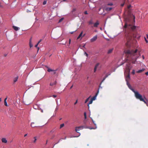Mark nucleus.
<instances>
[{"instance_id":"obj_5","label":"nucleus","mask_w":148,"mask_h":148,"mask_svg":"<svg viewBox=\"0 0 148 148\" xmlns=\"http://www.w3.org/2000/svg\"><path fill=\"white\" fill-rule=\"evenodd\" d=\"M97 38V36L96 35L94 36L92 38L90 39V41L91 42H93L95 41Z\"/></svg>"},{"instance_id":"obj_8","label":"nucleus","mask_w":148,"mask_h":148,"mask_svg":"<svg viewBox=\"0 0 148 148\" xmlns=\"http://www.w3.org/2000/svg\"><path fill=\"white\" fill-rule=\"evenodd\" d=\"M112 8L106 7L105 8V10L107 11H110L112 9Z\"/></svg>"},{"instance_id":"obj_17","label":"nucleus","mask_w":148,"mask_h":148,"mask_svg":"<svg viewBox=\"0 0 148 148\" xmlns=\"http://www.w3.org/2000/svg\"><path fill=\"white\" fill-rule=\"evenodd\" d=\"M18 78V76L15 77L14 79V80H13L14 82L15 83L16 81H17Z\"/></svg>"},{"instance_id":"obj_31","label":"nucleus","mask_w":148,"mask_h":148,"mask_svg":"<svg viewBox=\"0 0 148 148\" xmlns=\"http://www.w3.org/2000/svg\"><path fill=\"white\" fill-rule=\"evenodd\" d=\"M132 74L133 75H134V74L135 73V70L134 69L133 70L132 72Z\"/></svg>"},{"instance_id":"obj_28","label":"nucleus","mask_w":148,"mask_h":148,"mask_svg":"<svg viewBox=\"0 0 148 148\" xmlns=\"http://www.w3.org/2000/svg\"><path fill=\"white\" fill-rule=\"evenodd\" d=\"M89 97H88V98L86 100H85V103H86L89 100Z\"/></svg>"},{"instance_id":"obj_21","label":"nucleus","mask_w":148,"mask_h":148,"mask_svg":"<svg viewBox=\"0 0 148 148\" xmlns=\"http://www.w3.org/2000/svg\"><path fill=\"white\" fill-rule=\"evenodd\" d=\"M106 78L105 77H104L103 78V79L101 82L100 83L99 86V87H100V85L106 79Z\"/></svg>"},{"instance_id":"obj_13","label":"nucleus","mask_w":148,"mask_h":148,"mask_svg":"<svg viewBox=\"0 0 148 148\" xmlns=\"http://www.w3.org/2000/svg\"><path fill=\"white\" fill-rule=\"evenodd\" d=\"M29 45L30 47V48L32 47L33 46V45L32 43V38H31L29 40Z\"/></svg>"},{"instance_id":"obj_1","label":"nucleus","mask_w":148,"mask_h":148,"mask_svg":"<svg viewBox=\"0 0 148 148\" xmlns=\"http://www.w3.org/2000/svg\"><path fill=\"white\" fill-rule=\"evenodd\" d=\"M135 28V26H132L130 24H127V23H125L124 26L123 30L125 32L124 34L127 41L125 45L127 47L130 46V42L132 40V37H136L135 36L132 34V31L134 30Z\"/></svg>"},{"instance_id":"obj_56","label":"nucleus","mask_w":148,"mask_h":148,"mask_svg":"<svg viewBox=\"0 0 148 148\" xmlns=\"http://www.w3.org/2000/svg\"><path fill=\"white\" fill-rule=\"evenodd\" d=\"M47 142H48V140H47L46 141V144H47Z\"/></svg>"},{"instance_id":"obj_46","label":"nucleus","mask_w":148,"mask_h":148,"mask_svg":"<svg viewBox=\"0 0 148 148\" xmlns=\"http://www.w3.org/2000/svg\"><path fill=\"white\" fill-rule=\"evenodd\" d=\"M131 7V5H128V6H127V8L128 9H129L130 7Z\"/></svg>"},{"instance_id":"obj_16","label":"nucleus","mask_w":148,"mask_h":148,"mask_svg":"<svg viewBox=\"0 0 148 148\" xmlns=\"http://www.w3.org/2000/svg\"><path fill=\"white\" fill-rule=\"evenodd\" d=\"M56 81H55L53 83L51 82L50 84V86H53L54 85H56Z\"/></svg>"},{"instance_id":"obj_43","label":"nucleus","mask_w":148,"mask_h":148,"mask_svg":"<svg viewBox=\"0 0 148 148\" xmlns=\"http://www.w3.org/2000/svg\"><path fill=\"white\" fill-rule=\"evenodd\" d=\"M42 41V39H40L38 42V44H39Z\"/></svg>"},{"instance_id":"obj_42","label":"nucleus","mask_w":148,"mask_h":148,"mask_svg":"<svg viewBox=\"0 0 148 148\" xmlns=\"http://www.w3.org/2000/svg\"><path fill=\"white\" fill-rule=\"evenodd\" d=\"M92 122H93V123L95 125V126H96V124L95 123V121H93V120L92 119Z\"/></svg>"},{"instance_id":"obj_47","label":"nucleus","mask_w":148,"mask_h":148,"mask_svg":"<svg viewBox=\"0 0 148 148\" xmlns=\"http://www.w3.org/2000/svg\"><path fill=\"white\" fill-rule=\"evenodd\" d=\"M145 74L147 75H148V72H147L145 73Z\"/></svg>"},{"instance_id":"obj_44","label":"nucleus","mask_w":148,"mask_h":148,"mask_svg":"<svg viewBox=\"0 0 148 148\" xmlns=\"http://www.w3.org/2000/svg\"><path fill=\"white\" fill-rule=\"evenodd\" d=\"M84 13L85 14H88V13H87V12L86 11H85L84 12Z\"/></svg>"},{"instance_id":"obj_30","label":"nucleus","mask_w":148,"mask_h":148,"mask_svg":"<svg viewBox=\"0 0 148 148\" xmlns=\"http://www.w3.org/2000/svg\"><path fill=\"white\" fill-rule=\"evenodd\" d=\"M47 3V1H43V5H45Z\"/></svg>"},{"instance_id":"obj_53","label":"nucleus","mask_w":148,"mask_h":148,"mask_svg":"<svg viewBox=\"0 0 148 148\" xmlns=\"http://www.w3.org/2000/svg\"><path fill=\"white\" fill-rule=\"evenodd\" d=\"M108 75H106L105 77L106 78L108 77Z\"/></svg>"},{"instance_id":"obj_10","label":"nucleus","mask_w":148,"mask_h":148,"mask_svg":"<svg viewBox=\"0 0 148 148\" xmlns=\"http://www.w3.org/2000/svg\"><path fill=\"white\" fill-rule=\"evenodd\" d=\"M1 141L3 143H6L7 142V140L5 138H2L1 139Z\"/></svg>"},{"instance_id":"obj_63","label":"nucleus","mask_w":148,"mask_h":148,"mask_svg":"<svg viewBox=\"0 0 148 148\" xmlns=\"http://www.w3.org/2000/svg\"><path fill=\"white\" fill-rule=\"evenodd\" d=\"M6 56V55H5V56Z\"/></svg>"},{"instance_id":"obj_7","label":"nucleus","mask_w":148,"mask_h":148,"mask_svg":"<svg viewBox=\"0 0 148 148\" xmlns=\"http://www.w3.org/2000/svg\"><path fill=\"white\" fill-rule=\"evenodd\" d=\"M84 128L83 126H81L76 127L75 128V131L76 132H77V131H79L80 130V128Z\"/></svg>"},{"instance_id":"obj_14","label":"nucleus","mask_w":148,"mask_h":148,"mask_svg":"<svg viewBox=\"0 0 148 148\" xmlns=\"http://www.w3.org/2000/svg\"><path fill=\"white\" fill-rule=\"evenodd\" d=\"M145 69H143L141 70H140L138 71H137L136 72L138 73H140L144 71H145Z\"/></svg>"},{"instance_id":"obj_25","label":"nucleus","mask_w":148,"mask_h":148,"mask_svg":"<svg viewBox=\"0 0 148 148\" xmlns=\"http://www.w3.org/2000/svg\"><path fill=\"white\" fill-rule=\"evenodd\" d=\"M99 63H98L97 64H96V65H95V68L96 69H97L98 66H99Z\"/></svg>"},{"instance_id":"obj_34","label":"nucleus","mask_w":148,"mask_h":148,"mask_svg":"<svg viewBox=\"0 0 148 148\" xmlns=\"http://www.w3.org/2000/svg\"><path fill=\"white\" fill-rule=\"evenodd\" d=\"M4 102V105H5V106H8V104H7V102L6 101H5V102Z\"/></svg>"},{"instance_id":"obj_27","label":"nucleus","mask_w":148,"mask_h":148,"mask_svg":"<svg viewBox=\"0 0 148 148\" xmlns=\"http://www.w3.org/2000/svg\"><path fill=\"white\" fill-rule=\"evenodd\" d=\"M38 44L37 43V44L36 45H35V47H36L37 48V49H38V50H39V47H37V46H38Z\"/></svg>"},{"instance_id":"obj_41","label":"nucleus","mask_w":148,"mask_h":148,"mask_svg":"<svg viewBox=\"0 0 148 148\" xmlns=\"http://www.w3.org/2000/svg\"><path fill=\"white\" fill-rule=\"evenodd\" d=\"M54 98H56L57 97V95H53L52 96Z\"/></svg>"},{"instance_id":"obj_61","label":"nucleus","mask_w":148,"mask_h":148,"mask_svg":"<svg viewBox=\"0 0 148 148\" xmlns=\"http://www.w3.org/2000/svg\"><path fill=\"white\" fill-rule=\"evenodd\" d=\"M88 77H87V79H88Z\"/></svg>"},{"instance_id":"obj_23","label":"nucleus","mask_w":148,"mask_h":148,"mask_svg":"<svg viewBox=\"0 0 148 148\" xmlns=\"http://www.w3.org/2000/svg\"><path fill=\"white\" fill-rule=\"evenodd\" d=\"M64 123H63V124H61L60 125V128L61 129V128L63 127L64 126Z\"/></svg>"},{"instance_id":"obj_4","label":"nucleus","mask_w":148,"mask_h":148,"mask_svg":"<svg viewBox=\"0 0 148 148\" xmlns=\"http://www.w3.org/2000/svg\"><path fill=\"white\" fill-rule=\"evenodd\" d=\"M132 68V66L130 64H127L126 66V71L127 72V75L125 76V80L126 82H129L130 80V70Z\"/></svg>"},{"instance_id":"obj_55","label":"nucleus","mask_w":148,"mask_h":148,"mask_svg":"<svg viewBox=\"0 0 148 148\" xmlns=\"http://www.w3.org/2000/svg\"><path fill=\"white\" fill-rule=\"evenodd\" d=\"M54 73H53V74H55L56 73V71H55L54 70Z\"/></svg>"},{"instance_id":"obj_58","label":"nucleus","mask_w":148,"mask_h":148,"mask_svg":"<svg viewBox=\"0 0 148 148\" xmlns=\"http://www.w3.org/2000/svg\"><path fill=\"white\" fill-rule=\"evenodd\" d=\"M1 98H0V102H1Z\"/></svg>"},{"instance_id":"obj_15","label":"nucleus","mask_w":148,"mask_h":148,"mask_svg":"<svg viewBox=\"0 0 148 148\" xmlns=\"http://www.w3.org/2000/svg\"><path fill=\"white\" fill-rule=\"evenodd\" d=\"M83 34V32H81L80 33L78 37H77V39H78L79 38H80L81 37H82V36Z\"/></svg>"},{"instance_id":"obj_9","label":"nucleus","mask_w":148,"mask_h":148,"mask_svg":"<svg viewBox=\"0 0 148 148\" xmlns=\"http://www.w3.org/2000/svg\"><path fill=\"white\" fill-rule=\"evenodd\" d=\"M99 24L98 21H97L96 23H95L94 24V27H97L98 25Z\"/></svg>"},{"instance_id":"obj_18","label":"nucleus","mask_w":148,"mask_h":148,"mask_svg":"<svg viewBox=\"0 0 148 148\" xmlns=\"http://www.w3.org/2000/svg\"><path fill=\"white\" fill-rule=\"evenodd\" d=\"M34 140L33 141V143H36V141L37 140L36 137H34Z\"/></svg>"},{"instance_id":"obj_2","label":"nucleus","mask_w":148,"mask_h":148,"mask_svg":"<svg viewBox=\"0 0 148 148\" xmlns=\"http://www.w3.org/2000/svg\"><path fill=\"white\" fill-rule=\"evenodd\" d=\"M137 50L136 49L134 51L132 50L130 51V50H127L125 51L126 56L128 58V59L129 60H134L132 61V62L133 64H135L136 60L138 58V57L136 56V52H137Z\"/></svg>"},{"instance_id":"obj_6","label":"nucleus","mask_w":148,"mask_h":148,"mask_svg":"<svg viewBox=\"0 0 148 148\" xmlns=\"http://www.w3.org/2000/svg\"><path fill=\"white\" fill-rule=\"evenodd\" d=\"M99 89L98 90V91H97V93L96 94V95H95L94 97H93L91 99L93 101L94 100L96 99V97L97 96V95L99 93Z\"/></svg>"},{"instance_id":"obj_52","label":"nucleus","mask_w":148,"mask_h":148,"mask_svg":"<svg viewBox=\"0 0 148 148\" xmlns=\"http://www.w3.org/2000/svg\"><path fill=\"white\" fill-rule=\"evenodd\" d=\"M27 134H25L24 135V137H26V136H27Z\"/></svg>"},{"instance_id":"obj_26","label":"nucleus","mask_w":148,"mask_h":148,"mask_svg":"<svg viewBox=\"0 0 148 148\" xmlns=\"http://www.w3.org/2000/svg\"><path fill=\"white\" fill-rule=\"evenodd\" d=\"M92 101H93V100L91 99L89 101V103L88 104V106H89V104L92 103Z\"/></svg>"},{"instance_id":"obj_12","label":"nucleus","mask_w":148,"mask_h":148,"mask_svg":"<svg viewBox=\"0 0 148 148\" xmlns=\"http://www.w3.org/2000/svg\"><path fill=\"white\" fill-rule=\"evenodd\" d=\"M113 50V48L109 49V50H108L107 52V53L108 54H109L111 53L112 52Z\"/></svg>"},{"instance_id":"obj_35","label":"nucleus","mask_w":148,"mask_h":148,"mask_svg":"<svg viewBox=\"0 0 148 148\" xmlns=\"http://www.w3.org/2000/svg\"><path fill=\"white\" fill-rule=\"evenodd\" d=\"M78 102V99L76 100V101L74 103V105H75Z\"/></svg>"},{"instance_id":"obj_45","label":"nucleus","mask_w":148,"mask_h":148,"mask_svg":"<svg viewBox=\"0 0 148 148\" xmlns=\"http://www.w3.org/2000/svg\"><path fill=\"white\" fill-rule=\"evenodd\" d=\"M7 99V97H6V98H5V99H4V102H5V101H6V100Z\"/></svg>"},{"instance_id":"obj_20","label":"nucleus","mask_w":148,"mask_h":148,"mask_svg":"<svg viewBox=\"0 0 148 148\" xmlns=\"http://www.w3.org/2000/svg\"><path fill=\"white\" fill-rule=\"evenodd\" d=\"M56 130V129H55V128L53 129H52V130H51L50 131V133H53L54 132H55Z\"/></svg>"},{"instance_id":"obj_57","label":"nucleus","mask_w":148,"mask_h":148,"mask_svg":"<svg viewBox=\"0 0 148 148\" xmlns=\"http://www.w3.org/2000/svg\"><path fill=\"white\" fill-rule=\"evenodd\" d=\"M66 0H63V1H66Z\"/></svg>"},{"instance_id":"obj_19","label":"nucleus","mask_w":148,"mask_h":148,"mask_svg":"<svg viewBox=\"0 0 148 148\" xmlns=\"http://www.w3.org/2000/svg\"><path fill=\"white\" fill-rule=\"evenodd\" d=\"M88 24H89V25L93 24V23L92 22V20H90L89 21V22H88Z\"/></svg>"},{"instance_id":"obj_37","label":"nucleus","mask_w":148,"mask_h":148,"mask_svg":"<svg viewBox=\"0 0 148 148\" xmlns=\"http://www.w3.org/2000/svg\"><path fill=\"white\" fill-rule=\"evenodd\" d=\"M86 128H88L90 129V130H91V129H95V128H93L92 127H87Z\"/></svg>"},{"instance_id":"obj_59","label":"nucleus","mask_w":148,"mask_h":148,"mask_svg":"<svg viewBox=\"0 0 148 148\" xmlns=\"http://www.w3.org/2000/svg\"><path fill=\"white\" fill-rule=\"evenodd\" d=\"M73 86H72L71 87V88H71V89L72 88V87Z\"/></svg>"},{"instance_id":"obj_40","label":"nucleus","mask_w":148,"mask_h":148,"mask_svg":"<svg viewBox=\"0 0 148 148\" xmlns=\"http://www.w3.org/2000/svg\"><path fill=\"white\" fill-rule=\"evenodd\" d=\"M36 105H35V106H33V108H34L35 109H37V108H36Z\"/></svg>"},{"instance_id":"obj_11","label":"nucleus","mask_w":148,"mask_h":148,"mask_svg":"<svg viewBox=\"0 0 148 148\" xmlns=\"http://www.w3.org/2000/svg\"><path fill=\"white\" fill-rule=\"evenodd\" d=\"M12 27L16 31H18L19 29V28L14 26H13Z\"/></svg>"},{"instance_id":"obj_64","label":"nucleus","mask_w":148,"mask_h":148,"mask_svg":"<svg viewBox=\"0 0 148 148\" xmlns=\"http://www.w3.org/2000/svg\"><path fill=\"white\" fill-rule=\"evenodd\" d=\"M6 56V55H5V56Z\"/></svg>"},{"instance_id":"obj_60","label":"nucleus","mask_w":148,"mask_h":148,"mask_svg":"<svg viewBox=\"0 0 148 148\" xmlns=\"http://www.w3.org/2000/svg\"><path fill=\"white\" fill-rule=\"evenodd\" d=\"M85 45H84L83 46V47H85Z\"/></svg>"},{"instance_id":"obj_32","label":"nucleus","mask_w":148,"mask_h":148,"mask_svg":"<svg viewBox=\"0 0 148 148\" xmlns=\"http://www.w3.org/2000/svg\"><path fill=\"white\" fill-rule=\"evenodd\" d=\"M113 4L112 3H108L107 4V5H110V6H111V5H113Z\"/></svg>"},{"instance_id":"obj_62","label":"nucleus","mask_w":148,"mask_h":148,"mask_svg":"<svg viewBox=\"0 0 148 148\" xmlns=\"http://www.w3.org/2000/svg\"><path fill=\"white\" fill-rule=\"evenodd\" d=\"M41 111V112H43V111H42V110Z\"/></svg>"},{"instance_id":"obj_50","label":"nucleus","mask_w":148,"mask_h":148,"mask_svg":"<svg viewBox=\"0 0 148 148\" xmlns=\"http://www.w3.org/2000/svg\"><path fill=\"white\" fill-rule=\"evenodd\" d=\"M73 32H70V33L71 34H73Z\"/></svg>"},{"instance_id":"obj_33","label":"nucleus","mask_w":148,"mask_h":148,"mask_svg":"<svg viewBox=\"0 0 148 148\" xmlns=\"http://www.w3.org/2000/svg\"><path fill=\"white\" fill-rule=\"evenodd\" d=\"M63 19V18H62L60 19L59 21V22H61Z\"/></svg>"},{"instance_id":"obj_22","label":"nucleus","mask_w":148,"mask_h":148,"mask_svg":"<svg viewBox=\"0 0 148 148\" xmlns=\"http://www.w3.org/2000/svg\"><path fill=\"white\" fill-rule=\"evenodd\" d=\"M34 123H31V126L32 127H36V126H35L34 125Z\"/></svg>"},{"instance_id":"obj_39","label":"nucleus","mask_w":148,"mask_h":148,"mask_svg":"<svg viewBox=\"0 0 148 148\" xmlns=\"http://www.w3.org/2000/svg\"><path fill=\"white\" fill-rule=\"evenodd\" d=\"M97 69L96 68H94V73H95L96 72Z\"/></svg>"},{"instance_id":"obj_36","label":"nucleus","mask_w":148,"mask_h":148,"mask_svg":"<svg viewBox=\"0 0 148 148\" xmlns=\"http://www.w3.org/2000/svg\"><path fill=\"white\" fill-rule=\"evenodd\" d=\"M144 39H145V42H146L147 43H148V41L147 40L146 38L145 37H144Z\"/></svg>"},{"instance_id":"obj_24","label":"nucleus","mask_w":148,"mask_h":148,"mask_svg":"<svg viewBox=\"0 0 148 148\" xmlns=\"http://www.w3.org/2000/svg\"><path fill=\"white\" fill-rule=\"evenodd\" d=\"M54 70H53L51 69H50L49 68L48 69V70H47V71L48 72H50L51 71H54Z\"/></svg>"},{"instance_id":"obj_51","label":"nucleus","mask_w":148,"mask_h":148,"mask_svg":"<svg viewBox=\"0 0 148 148\" xmlns=\"http://www.w3.org/2000/svg\"><path fill=\"white\" fill-rule=\"evenodd\" d=\"M142 57L143 59H145V57L143 55L142 56Z\"/></svg>"},{"instance_id":"obj_54","label":"nucleus","mask_w":148,"mask_h":148,"mask_svg":"<svg viewBox=\"0 0 148 148\" xmlns=\"http://www.w3.org/2000/svg\"><path fill=\"white\" fill-rule=\"evenodd\" d=\"M146 36H147V38H148V34H146Z\"/></svg>"},{"instance_id":"obj_29","label":"nucleus","mask_w":148,"mask_h":148,"mask_svg":"<svg viewBox=\"0 0 148 148\" xmlns=\"http://www.w3.org/2000/svg\"><path fill=\"white\" fill-rule=\"evenodd\" d=\"M84 118L85 119H86V112H85L84 113Z\"/></svg>"},{"instance_id":"obj_49","label":"nucleus","mask_w":148,"mask_h":148,"mask_svg":"<svg viewBox=\"0 0 148 148\" xmlns=\"http://www.w3.org/2000/svg\"><path fill=\"white\" fill-rule=\"evenodd\" d=\"M71 41V39H69V44H70Z\"/></svg>"},{"instance_id":"obj_48","label":"nucleus","mask_w":148,"mask_h":148,"mask_svg":"<svg viewBox=\"0 0 148 148\" xmlns=\"http://www.w3.org/2000/svg\"><path fill=\"white\" fill-rule=\"evenodd\" d=\"M124 3L122 4L121 5V6L123 7L124 6Z\"/></svg>"},{"instance_id":"obj_38","label":"nucleus","mask_w":148,"mask_h":148,"mask_svg":"<svg viewBox=\"0 0 148 148\" xmlns=\"http://www.w3.org/2000/svg\"><path fill=\"white\" fill-rule=\"evenodd\" d=\"M84 53L86 55V56L88 57V54L86 52H85Z\"/></svg>"},{"instance_id":"obj_3","label":"nucleus","mask_w":148,"mask_h":148,"mask_svg":"<svg viewBox=\"0 0 148 148\" xmlns=\"http://www.w3.org/2000/svg\"><path fill=\"white\" fill-rule=\"evenodd\" d=\"M127 84L129 88L134 93L136 98L137 99H139L140 101H143L146 104L147 106H148V104H147L148 100L145 98V96H144V99L143 98L142 96L140 94L138 91H135L134 89L132 88L129 82H127Z\"/></svg>"}]
</instances>
